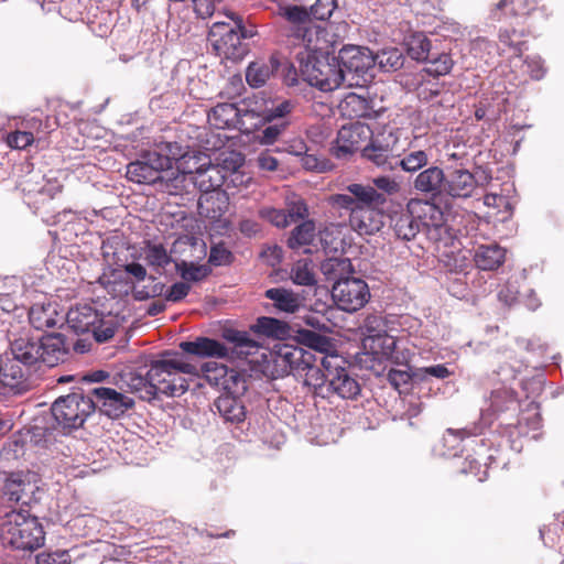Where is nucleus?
<instances>
[{
	"label": "nucleus",
	"instance_id": "obj_2",
	"mask_svg": "<svg viewBox=\"0 0 564 564\" xmlns=\"http://www.w3.org/2000/svg\"><path fill=\"white\" fill-rule=\"evenodd\" d=\"M196 366L185 361L177 352L166 351L162 359L151 364L149 378L154 382L158 395L180 397L188 389L184 375H197Z\"/></svg>",
	"mask_w": 564,
	"mask_h": 564
},
{
	"label": "nucleus",
	"instance_id": "obj_23",
	"mask_svg": "<svg viewBox=\"0 0 564 564\" xmlns=\"http://www.w3.org/2000/svg\"><path fill=\"white\" fill-rule=\"evenodd\" d=\"M41 345V362L54 367L63 362L68 352L69 346L63 334L52 333L39 338Z\"/></svg>",
	"mask_w": 564,
	"mask_h": 564
},
{
	"label": "nucleus",
	"instance_id": "obj_51",
	"mask_svg": "<svg viewBox=\"0 0 564 564\" xmlns=\"http://www.w3.org/2000/svg\"><path fill=\"white\" fill-rule=\"evenodd\" d=\"M43 185L44 175H42L40 171H31L19 182L18 186L25 195L31 196L40 194L44 188Z\"/></svg>",
	"mask_w": 564,
	"mask_h": 564
},
{
	"label": "nucleus",
	"instance_id": "obj_50",
	"mask_svg": "<svg viewBox=\"0 0 564 564\" xmlns=\"http://www.w3.org/2000/svg\"><path fill=\"white\" fill-rule=\"evenodd\" d=\"M288 126L289 122L286 120L269 122L267 127L260 130L257 138L261 144H273L285 131Z\"/></svg>",
	"mask_w": 564,
	"mask_h": 564
},
{
	"label": "nucleus",
	"instance_id": "obj_22",
	"mask_svg": "<svg viewBox=\"0 0 564 564\" xmlns=\"http://www.w3.org/2000/svg\"><path fill=\"white\" fill-rule=\"evenodd\" d=\"M338 108L341 116L349 119L376 118L378 116L375 109V99L369 96L368 91L347 94Z\"/></svg>",
	"mask_w": 564,
	"mask_h": 564
},
{
	"label": "nucleus",
	"instance_id": "obj_47",
	"mask_svg": "<svg viewBox=\"0 0 564 564\" xmlns=\"http://www.w3.org/2000/svg\"><path fill=\"white\" fill-rule=\"evenodd\" d=\"M510 6L512 7L509 14L512 17L528 14L535 8L534 3L530 0H500L492 11V18L501 20L502 15H507L502 11Z\"/></svg>",
	"mask_w": 564,
	"mask_h": 564
},
{
	"label": "nucleus",
	"instance_id": "obj_56",
	"mask_svg": "<svg viewBox=\"0 0 564 564\" xmlns=\"http://www.w3.org/2000/svg\"><path fill=\"white\" fill-rule=\"evenodd\" d=\"M142 156L159 176L161 172L172 169L169 159L158 148L144 153Z\"/></svg>",
	"mask_w": 564,
	"mask_h": 564
},
{
	"label": "nucleus",
	"instance_id": "obj_41",
	"mask_svg": "<svg viewBox=\"0 0 564 564\" xmlns=\"http://www.w3.org/2000/svg\"><path fill=\"white\" fill-rule=\"evenodd\" d=\"M290 278L296 285L313 286L316 284L314 264L311 259H300L291 268Z\"/></svg>",
	"mask_w": 564,
	"mask_h": 564
},
{
	"label": "nucleus",
	"instance_id": "obj_17",
	"mask_svg": "<svg viewBox=\"0 0 564 564\" xmlns=\"http://www.w3.org/2000/svg\"><path fill=\"white\" fill-rule=\"evenodd\" d=\"M41 345L39 338L28 333L20 334L10 338L11 360L6 364L13 362L26 371V379L30 376V368L41 362Z\"/></svg>",
	"mask_w": 564,
	"mask_h": 564
},
{
	"label": "nucleus",
	"instance_id": "obj_25",
	"mask_svg": "<svg viewBox=\"0 0 564 564\" xmlns=\"http://www.w3.org/2000/svg\"><path fill=\"white\" fill-rule=\"evenodd\" d=\"M377 207L365 206V208H355L354 213L349 215L351 228L359 235H373L378 232L383 226V215Z\"/></svg>",
	"mask_w": 564,
	"mask_h": 564
},
{
	"label": "nucleus",
	"instance_id": "obj_12",
	"mask_svg": "<svg viewBox=\"0 0 564 564\" xmlns=\"http://www.w3.org/2000/svg\"><path fill=\"white\" fill-rule=\"evenodd\" d=\"M372 137L371 128L364 122L355 121L341 126L332 145V154L338 160H346L357 151L362 153L364 147Z\"/></svg>",
	"mask_w": 564,
	"mask_h": 564
},
{
	"label": "nucleus",
	"instance_id": "obj_29",
	"mask_svg": "<svg viewBox=\"0 0 564 564\" xmlns=\"http://www.w3.org/2000/svg\"><path fill=\"white\" fill-rule=\"evenodd\" d=\"M506 260V249L497 243L480 245L475 249V265L482 271H494Z\"/></svg>",
	"mask_w": 564,
	"mask_h": 564
},
{
	"label": "nucleus",
	"instance_id": "obj_26",
	"mask_svg": "<svg viewBox=\"0 0 564 564\" xmlns=\"http://www.w3.org/2000/svg\"><path fill=\"white\" fill-rule=\"evenodd\" d=\"M180 348L186 354L200 358H225L229 355V349L223 343L208 337H197L195 340L182 341Z\"/></svg>",
	"mask_w": 564,
	"mask_h": 564
},
{
	"label": "nucleus",
	"instance_id": "obj_60",
	"mask_svg": "<svg viewBox=\"0 0 564 564\" xmlns=\"http://www.w3.org/2000/svg\"><path fill=\"white\" fill-rule=\"evenodd\" d=\"M232 260V253L224 246L216 245L212 247L208 262L214 265L229 264Z\"/></svg>",
	"mask_w": 564,
	"mask_h": 564
},
{
	"label": "nucleus",
	"instance_id": "obj_59",
	"mask_svg": "<svg viewBox=\"0 0 564 564\" xmlns=\"http://www.w3.org/2000/svg\"><path fill=\"white\" fill-rule=\"evenodd\" d=\"M415 14L431 15L437 10L438 0H404Z\"/></svg>",
	"mask_w": 564,
	"mask_h": 564
},
{
	"label": "nucleus",
	"instance_id": "obj_57",
	"mask_svg": "<svg viewBox=\"0 0 564 564\" xmlns=\"http://www.w3.org/2000/svg\"><path fill=\"white\" fill-rule=\"evenodd\" d=\"M35 140L33 132L17 130L8 134L7 143L13 149H25Z\"/></svg>",
	"mask_w": 564,
	"mask_h": 564
},
{
	"label": "nucleus",
	"instance_id": "obj_44",
	"mask_svg": "<svg viewBox=\"0 0 564 564\" xmlns=\"http://www.w3.org/2000/svg\"><path fill=\"white\" fill-rule=\"evenodd\" d=\"M424 63L426 64L425 70L436 77L447 75L454 66V61L447 53L432 52L430 58Z\"/></svg>",
	"mask_w": 564,
	"mask_h": 564
},
{
	"label": "nucleus",
	"instance_id": "obj_37",
	"mask_svg": "<svg viewBox=\"0 0 564 564\" xmlns=\"http://www.w3.org/2000/svg\"><path fill=\"white\" fill-rule=\"evenodd\" d=\"M519 406L517 393L506 386L492 390L490 395V408L495 413L505 411H517Z\"/></svg>",
	"mask_w": 564,
	"mask_h": 564
},
{
	"label": "nucleus",
	"instance_id": "obj_21",
	"mask_svg": "<svg viewBox=\"0 0 564 564\" xmlns=\"http://www.w3.org/2000/svg\"><path fill=\"white\" fill-rule=\"evenodd\" d=\"M316 359L312 352V359L305 360L295 377L302 381L315 397L326 398L328 394L326 369L315 364Z\"/></svg>",
	"mask_w": 564,
	"mask_h": 564
},
{
	"label": "nucleus",
	"instance_id": "obj_40",
	"mask_svg": "<svg viewBox=\"0 0 564 564\" xmlns=\"http://www.w3.org/2000/svg\"><path fill=\"white\" fill-rule=\"evenodd\" d=\"M408 54L412 59L424 62L432 54L430 39L422 32L413 33L406 41Z\"/></svg>",
	"mask_w": 564,
	"mask_h": 564
},
{
	"label": "nucleus",
	"instance_id": "obj_1",
	"mask_svg": "<svg viewBox=\"0 0 564 564\" xmlns=\"http://www.w3.org/2000/svg\"><path fill=\"white\" fill-rule=\"evenodd\" d=\"M278 14L284 20L282 34L291 46L304 47L306 52H323L327 48L326 31L314 22L310 9L297 4H280Z\"/></svg>",
	"mask_w": 564,
	"mask_h": 564
},
{
	"label": "nucleus",
	"instance_id": "obj_14",
	"mask_svg": "<svg viewBox=\"0 0 564 564\" xmlns=\"http://www.w3.org/2000/svg\"><path fill=\"white\" fill-rule=\"evenodd\" d=\"M89 394L96 404L95 411L98 410L101 414L112 420L123 416L134 406V400L131 397L113 388H91L89 389Z\"/></svg>",
	"mask_w": 564,
	"mask_h": 564
},
{
	"label": "nucleus",
	"instance_id": "obj_35",
	"mask_svg": "<svg viewBox=\"0 0 564 564\" xmlns=\"http://www.w3.org/2000/svg\"><path fill=\"white\" fill-rule=\"evenodd\" d=\"M223 338L231 343L236 352L239 355H252L259 348V344L250 337L248 332L245 330L225 328L223 330Z\"/></svg>",
	"mask_w": 564,
	"mask_h": 564
},
{
	"label": "nucleus",
	"instance_id": "obj_39",
	"mask_svg": "<svg viewBox=\"0 0 564 564\" xmlns=\"http://www.w3.org/2000/svg\"><path fill=\"white\" fill-rule=\"evenodd\" d=\"M126 175L128 180L138 184H152L160 178L143 156L127 165Z\"/></svg>",
	"mask_w": 564,
	"mask_h": 564
},
{
	"label": "nucleus",
	"instance_id": "obj_62",
	"mask_svg": "<svg viewBox=\"0 0 564 564\" xmlns=\"http://www.w3.org/2000/svg\"><path fill=\"white\" fill-rule=\"evenodd\" d=\"M156 148L169 159L171 167H173L175 161L184 155L183 148L177 142H162Z\"/></svg>",
	"mask_w": 564,
	"mask_h": 564
},
{
	"label": "nucleus",
	"instance_id": "obj_52",
	"mask_svg": "<svg viewBox=\"0 0 564 564\" xmlns=\"http://www.w3.org/2000/svg\"><path fill=\"white\" fill-rule=\"evenodd\" d=\"M270 69L268 66L258 63H251L246 73V79L251 87L259 88L269 79Z\"/></svg>",
	"mask_w": 564,
	"mask_h": 564
},
{
	"label": "nucleus",
	"instance_id": "obj_6",
	"mask_svg": "<svg viewBox=\"0 0 564 564\" xmlns=\"http://www.w3.org/2000/svg\"><path fill=\"white\" fill-rule=\"evenodd\" d=\"M207 118L216 129H237L249 134L257 129L259 116L254 110L239 108L232 102H221L212 108Z\"/></svg>",
	"mask_w": 564,
	"mask_h": 564
},
{
	"label": "nucleus",
	"instance_id": "obj_45",
	"mask_svg": "<svg viewBox=\"0 0 564 564\" xmlns=\"http://www.w3.org/2000/svg\"><path fill=\"white\" fill-rule=\"evenodd\" d=\"M253 329L268 337L282 338L288 335L289 327L276 318L262 316L257 319Z\"/></svg>",
	"mask_w": 564,
	"mask_h": 564
},
{
	"label": "nucleus",
	"instance_id": "obj_53",
	"mask_svg": "<svg viewBox=\"0 0 564 564\" xmlns=\"http://www.w3.org/2000/svg\"><path fill=\"white\" fill-rule=\"evenodd\" d=\"M259 216L278 228L290 226V216L286 214L285 209L263 207L259 210Z\"/></svg>",
	"mask_w": 564,
	"mask_h": 564
},
{
	"label": "nucleus",
	"instance_id": "obj_20",
	"mask_svg": "<svg viewBox=\"0 0 564 564\" xmlns=\"http://www.w3.org/2000/svg\"><path fill=\"white\" fill-rule=\"evenodd\" d=\"M65 315L55 302L43 301L34 303L29 311L30 324L37 330H45L61 325Z\"/></svg>",
	"mask_w": 564,
	"mask_h": 564
},
{
	"label": "nucleus",
	"instance_id": "obj_9",
	"mask_svg": "<svg viewBox=\"0 0 564 564\" xmlns=\"http://www.w3.org/2000/svg\"><path fill=\"white\" fill-rule=\"evenodd\" d=\"M312 359V352L302 347L279 344L270 352L267 368L273 378H283L289 375H295L305 360Z\"/></svg>",
	"mask_w": 564,
	"mask_h": 564
},
{
	"label": "nucleus",
	"instance_id": "obj_10",
	"mask_svg": "<svg viewBox=\"0 0 564 564\" xmlns=\"http://www.w3.org/2000/svg\"><path fill=\"white\" fill-rule=\"evenodd\" d=\"M337 361V356H325L321 359V366L326 369V376L328 377V394L326 398L336 395L344 400H354L360 394V384L345 367L338 366Z\"/></svg>",
	"mask_w": 564,
	"mask_h": 564
},
{
	"label": "nucleus",
	"instance_id": "obj_30",
	"mask_svg": "<svg viewBox=\"0 0 564 564\" xmlns=\"http://www.w3.org/2000/svg\"><path fill=\"white\" fill-rule=\"evenodd\" d=\"M429 162L430 153L410 143L408 149L401 147V154L397 159V169H401L405 173L414 174L427 166Z\"/></svg>",
	"mask_w": 564,
	"mask_h": 564
},
{
	"label": "nucleus",
	"instance_id": "obj_36",
	"mask_svg": "<svg viewBox=\"0 0 564 564\" xmlns=\"http://www.w3.org/2000/svg\"><path fill=\"white\" fill-rule=\"evenodd\" d=\"M143 256L148 265L159 274H162L165 268L173 262L171 254L161 243L147 242Z\"/></svg>",
	"mask_w": 564,
	"mask_h": 564
},
{
	"label": "nucleus",
	"instance_id": "obj_15",
	"mask_svg": "<svg viewBox=\"0 0 564 564\" xmlns=\"http://www.w3.org/2000/svg\"><path fill=\"white\" fill-rule=\"evenodd\" d=\"M205 380L224 392L245 393L247 390L245 376L226 365L207 361L202 366Z\"/></svg>",
	"mask_w": 564,
	"mask_h": 564
},
{
	"label": "nucleus",
	"instance_id": "obj_3",
	"mask_svg": "<svg viewBox=\"0 0 564 564\" xmlns=\"http://www.w3.org/2000/svg\"><path fill=\"white\" fill-rule=\"evenodd\" d=\"M3 545L22 551H34L44 545L45 533L37 518L26 511H11L0 527Z\"/></svg>",
	"mask_w": 564,
	"mask_h": 564
},
{
	"label": "nucleus",
	"instance_id": "obj_4",
	"mask_svg": "<svg viewBox=\"0 0 564 564\" xmlns=\"http://www.w3.org/2000/svg\"><path fill=\"white\" fill-rule=\"evenodd\" d=\"M95 405L89 389L87 391L78 389L56 399L51 411L61 429L73 431L82 427L87 419L95 413Z\"/></svg>",
	"mask_w": 564,
	"mask_h": 564
},
{
	"label": "nucleus",
	"instance_id": "obj_18",
	"mask_svg": "<svg viewBox=\"0 0 564 564\" xmlns=\"http://www.w3.org/2000/svg\"><path fill=\"white\" fill-rule=\"evenodd\" d=\"M337 66L346 73L362 75L375 65V58L367 47L346 45L340 48L338 56L335 58Z\"/></svg>",
	"mask_w": 564,
	"mask_h": 564
},
{
	"label": "nucleus",
	"instance_id": "obj_7",
	"mask_svg": "<svg viewBox=\"0 0 564 564\" xmlns=\"http://www.w3.org/2000/svg\"><path fill=\"white\" fill-rule=\"evenodd\" d=\"M401 154L399 137L392 130L373 134L362 149V158L386 171L397 170V159Z\"/></svg>",
	"mask_w": 564,
	"mask_h": 564
},
{
	"label": "nucleus",
	"instance_id": "obj_31",
	"mask_svg": "<svg viewBox=\"0 0 564 564\" xmlns=\"http://www.w3.org/2000/svg\"><path fill=\"white\" fill-rule=\"evenodd\" d=\"M8 388L14 394H20L28 390L26 371L21 367L11 364L0 366V389Z\"/></svg>",
	"mask_w": 564,
	"mask_h": 564
},
{
	"label": "nucleus",
	"instance_id": "obj_16",
	"mask_svg": "<svg viewBox=\"0 0 564 564\" xmlns=\"http://www.w3.org/2000/svg\"><path fill=\"white\" fill-rule=\"evenodd\" d=\"M189 180L194 183V185L203 193H215L217 198H219L220 194L216 191L225 185L228 180L231 183H235L242 175L240 172L234 167V170L228 173L225 166L218 164H208L206 167H199L193 174L189 173Z\"/></svg>",
	"mask_w": 564,
	"mask_h": 564
},
{
	"label": "nucleus",
	"instance_id": "obj_58",
	"mask_svg": "<svg viewBox=\"0 0 564 564\" xmlns=\"http://www.w3.org/2000/svg\"><path fill=\"white\" fill-rule=\"evenodd\" d=\"M373 187L387 195H395L400 192V183L391 176H378L372 180Z\"/></svg>",
	"mask_w": 564,
	"mask_h": 564
},
{
	"label": "nucleus",
	"instance_id": "obj_55",
	"mask_svg": "<svg viewBox=\"0 0 564 564\" xmlns=\"http://www.w3.org/2000/svg\"><path fill=\"white\" fill-rule=\"evenodd\" d=\"M520 35L516 30H502L499 32V41L509 47L513 55L520 56L522 54V46L524 42L520 40Z\"/></svg>",
	"mask_w": 564,
	"mask_h": 564
},
{
	"label": "nucleus",
	"instance_id": "obj_19",
	"mask_svg": "<svg viewBox=\"0 0 564 564\" xmlns=\"http://www.w3.org/2000/svg\"><path fill=\"white\" fill-rule=\"evenodd\" d=\"M477 180L471 172L460 163L457 167H451L446 175L444 193L453 198H469L477 188Z\"/></svg>",
	"mask_w": 564,
	"mask_h": 564
},
{
	"label": "nucleus",
	"instance_id": "obj_48",
	"mask_svg": "<svg viewBox=\"0 0 564 564\" xmlns=\"http://www.w3.org/2000/svg\"><path fill=\"white\" fill-rule=\"evenodd\" d=\"M176 271L184 282H200L210 273V269L205 264H195L193 262L182 261L175 263Z\"/></svg>",
	"mask_w": 564,
	"mask_h": 564
},
{
	"label": "nucleus",
	"instance_id": "obj_38",
	"mask_svg": "<svg viewBox=\"0 0 564 564\" xmlns=\"http://www.w3.org/2000/svg\"><path fill=\"white\" fill-rule=\"evenodd\" d=\"M397 344L398 340L394 336L384 333L375 340H371V344L366 349L378 358L399 362V357L395 356Z\"/></svg>",
	"mask_w": 564,
	"mask_h": 564
},
{
	"label": "nucleus",
	"instance_id": "obj_11",
	"mask_svg": "<svg viewBox=\"0 0 564 564\" xmlns=\"http://www.w3.org/2000/svg\"><path fill=\"white\" fill-rule=\"evenodd\" d=\"M208 41L217 55L232 62L241 61L247 54V47L241 42V35L234 25L217 21L213 23L208 33Z\"/></svg>",
	"mask_w": 564,
	"mask_h": 564
},
{
	"label": "nucleus",
	"instance_id": "obj_64",
	"mask_svg": "<svg viewBox=\"0 0 564 564\" xmlns=\"http://www.w3.org/2000/svg\"><path fill=\"white\" fill-rule=\"evenodd\" d=\"M293 109V104L290 100H284L270 109L267 112L265 120L272 122L274 120H285L284 117L289 115Z\"/></svg>",
	"mask_w": 564,
	"mask_h": 564
},
{
	"label": "nucleus",
	"instance_id": "obj_46",
	"mask_svg": "<svg viewBox=\"0 0 564 564\" xmlns=\"http://www.w3.org/2000/svg\"><path fill=\"white\" fill-rule=\"evenodd\" d=\"M361 332L364 336L362 345L367 348L369 344H371V340L387 333V325L381 316L368 315L364 321Z\"/></svg>",
	"mask_w": 564,
	"mask_h": 564
},
{
	"label": "nucleus",
	"instance_id": "obj_27",
	"mask_svg": "<svg viewBox=\"0 0 564 564\" xmlns=\"http://www.w3.org/2000/svg\"><path fill=\"white\" fill-rule=\"evenodd\" d=\"M243 393L225 392L215 400V408L226 423L238 424L246 419V408L239 400Z\"/></svg>",
	"mask_w": 564,
	"mask_h": 564
},
{
	"label": "nucleus",
	"instance_id": "obj_8",
	"mask_svg": "<svg viewBox=\"0 0 564 564\" xmlns=\"http://www.w3.org/2000/svg\"><path fill=\"white\" fill-rule=\"evenodd\" d=\"M319 52V54H323ZM317 53L307 52V62L304 65L303 73L310 85L317 87L322 91H333L340 87L344 82L343 70L337 66L335 57L333 63L327 58H318Z\"/></svg>",
	"mask_w": 564,
	"mask_h": 564
},
{
	"label": "nucleus",
	"instance_id": "obj_43",
	"mask_svg": "<svg viewBox=\"0 0 564 564\" xmlns=\"http://www.w3.org/2000/svg\"><path fill=\"white\" fill-rule=\"evenodd\" d=\"M315 236V225L312 220H305L296 226L288 239V246L291 249H297L308 246L313 242Z\"/></svg>",
	"mask_w": 564,
	"mask_h": 564
},
{
	"label": "nucleus",
	"instance_id": "obj_24",
	"mask_svg": "<svg viewBox=\"0 0 564 564\" xmlns=\"http://www.w3.org/2000/svg\"><path fill=\"white\" fill-rule=\"evenodd\" d=\"M406 208L420 223V227L442 229L444 225V213L435 204L429 200L412 198L408 202Z\"/></svg>",
	"mask_w": 564,
	"mask_h": 564
},
{
	"label": "nucleus",
	"instance_id": "obj_61",
	"mask_svg": "<svg viewBox=\"0 0 564 564\" xmlns=\"http://www.w3.org/2000/svg\"><path fill=\"white\" fill-rule=\"evenodd\" d=\"M191 291V285L184 281L175 282L165 292V300L169 302H180L185 299Z\"/></svg>",
	"mask_w": 564,
	"mask_h": 564
},
{
	"label": "nucleus",
	"instance_id": "obj_33",
	"mask_svg": "<svg viewBox=\"0 0 564 564\" xmlns=\"http://www.w3.org/2000/svg\"><path fill=\"white\" fill-rule=\"evenodd\" d=\"M347 191L354 195L356 205L361 208H365V206H382L387 202L384 195L371 185L352 183L347 186Z\"/></svg>",
	"mask_w": 564,
	"mask_h": 564
},
{
	"label": "nucleus",
	"instance_id": "obj_5",
	"mask_svg": "<svg viewBox=\"0 0 564 564\" xmlns=\"http://www.w3.org/2000/svg\"><path fill=\"white\" fill-rule=\"evenodd\" d=\"M65 317L69 328L75 333H93L98 343L107 341L115 336V319L99 313L89 304H79L72 307Z\"/></svg>",
	"mask_w": 564,
	"mask_h": 564
},
{
	"label": "nucleus",
	"instance_id": "obj_42",
	"mask_svg": "<svg viewBox=\"0 0 564 564\" xmlns=\"http://www.w3.org/2000/svg\"><path fill=\"white\" fill-rule=\"evenodd\" d=\"M375 65L383 72H395L404 64V56L397 47L383 48L375 56Z\"/></svg>",
	"mask_w": 564,
	"mask_h": 564
},
{
	"label": "nucleus",
	"instance_id": "obj_49",
	"mask_svg": "<svg viewBox=\"0 0 564 564\" xmlns=\"http://www.w3.org/2000/svg\"><path fill=\"white\" fill-rule=\"evenodd\" d=\"M129 387L133 393L139 394V398L145 401H151L158 397V391L154 382L149 378V371L145 377L131 376Z\"/></svg>",
	"mask_w": 564,
	"mask_h": 564
},
{
	"label": "nucleus",
	"instance_id": "obj_34",
	"mask_svg": "<svg viewBox=\"0 0 564 564\" xmlns=\"http://www.w3.org/2000/svg\"><path fill=\"white\" fill-rule=\"evenodd\" d=\"M391 221L394 235L401 240L410 241L414 239L420 231L419 220L408 209L405 213L394 215Z\"/></svg>",
	"mask_w": 564,
	"mask_h": 564
},
{
	"label": "nucleus",
	"instance_id": "obj_63",
	"mask_svg": "<svg viewBox=\"0 0 564 564\" xmlns=\"http://www.w3.org/2000/svg\"><path fill=\"white\" fill-rule=\"evenodd\" d=\"M23 487L24 485L21 480L10 479L4 486V494L11 501L26 503L23 499Z\"/></svg>",
	"mask_w": 564,
	"mask_h": 564
},
{
	"label": "nucleus",
	"instance_id": "obj_28",
	"mask_svg": "<svg viewBox=\"0 0 564 564\" xmlns=\"http://www.w3.org/2000/svg\"><path fill=\"white\" fill-rule=\"evenodd\" d=\"M445 182L446 174L443 169L429 166L419 172L413 182V186L420 193L436 196L442 192L444 193Z\"/></svg>",
	"mask_w": 564,
	"mask_h": 564
},
{
	"label": "nucleus",
	"instance_id": "obj_13",
	"mask_svg": "<svg viewBox=\"0 0 564 564\" xmlns=\"http://www.w3.org/2000/svg\"><path fill=\"white\" fill-rule=\"evenodd\" d=\"M332 296L340 310L356 312L368 303L370 291L364 280L344 278L337 280L333 285Z\"/></svg>",
	"mask_w": 564,
	"mask_h": 564
},
{
	"label": "nucleus",
	"instance_id": "obj_54",
	"mask_svg": "<svg viewBox=\"0 0 564 564\" xmlns=\"http://www.w3.org/2000/svg\"><path fill=\"white\" fill-rule=\"evenodd\" d=\"M314 22L330 18L335 9V0H316L310 8Z\"/></svg>",
	"mask_w": 564,
	"mask_h": 564
},
{
	"label": "nucleus",
	"instance_id": "obj_32",
	"mask_svg": "<svg viewBox=\"0 0 564 564\" xmlns=\"http://www.w3.org/2000/svg\"><path fill=\"white\" fill-rule=\"evenodd\" d=\"M265 297L273 302L276 310L293 314L302 307L299 294L284 288H272L265 291Z\"/></svg>",
	"mask_w": 564,
	"mask_h": 564
}]
</instances>
